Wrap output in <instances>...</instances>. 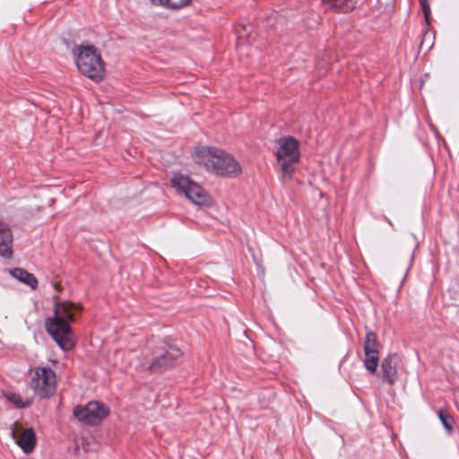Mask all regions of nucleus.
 Here are the masks:
<instances>
[{
  "mask_svg": "<svg viewBox=\"0 0 459 459\" xmlns=\"http://www.w3.org/2000/svg\"><path fill=\"white\" fill-rule=\"evenodd\" d=\"M74 309L80 310L81 306L69 301L56 302L54 316L46 319L47 332L63 351H70L75 344L74 335L69 325L74 319Z\"/></svg>",
  "mask_w": 459,
  "mask_h": 459,
  "instance_id": "f257e3e1",
  "label": "nucleus"
},
{
  "mask_svg": "<svg viewBox=\"0 0 459 459\" xmlns=\"http://www.w3.org/2000/svg\"><path fill=\"white\" fill-rule=\"evenodd\" d=\"M195 160L206 170L224 178H237L242 172L238 161L230 154L212 147H202L195 153Z\"/></svg>",
  "mask_w": 459,
  "mask_h": 459,
  "instance_id": "f03ea898",
  "label": "nucleus"
},
{
  "mask_svg": "<svg viewBox=\"0 0 459 459\" xmlns=\"http://www.w3.org/2000/svg\"><path fill=\"white\" fill-rule=\"evenodd\" d=\"M78 70L88 78L100 82L105 74L100 53L93 45H75L72 49Z\"/></svg>",
  "mask_w": 459,
  "mask_h": 459,
  "instance_id": "7ed1b4c3",
  "label": "nucleus"
},
{
  "mask_svg": "<svg viewBox=\"0 0 459 459\" xmlns=\"http://www.w3.org/2000/svg\"><path fill=\"white\" fill-rule=\"evenodd\" d=\"M278 150L276 152L277 162L281 167V176L284 179H290L295 170L294 165L300 158L299 143L292 137L278 139Z\"/></svg>",
  "mask_w": 459,
  "mask_h": 459,
  "instance_id": "20e7f679",
  "label": "nucleus"
},
{
  "mask_svg": "<svg viewBox=\"0 0 459 459\" xmlns=\"http://www.w3.org/2000/svg\"><path fill=\"white\" fill-rule=\"evenodd\" d=\"M171 184L174 187L184 193L193 204L199 206L211 205L212 199L208 193L188 177L182 174H175L171 179Z\"/></svg>",
  "mask_w": 459,
  "mask_h": 459,
  "instance_id": "39448f33",
  "label": "nucleus"
},
{
  "mask_svg": "<svg viewBox=\"0 0 459 459\" xmlns=\"http://www.w3.org/2000/svg\"><path fill=\"white\" fill-rule=\"evenodd\" d=\"M30 386L41 398L52 396L56 389V373L47 367L36 368Z\"/></svg>",
  "mask_w": 459,
  "mask_h": 459,
  "instance_id": "423d86ee",
  "label": "nucleus"
},
{
  "mask_svg": "<svg viewBox=\"0 0 459 459\" xmlns=\"http://www.w3.org/2000/svg\"><path fill=\"white\" fill-rule=\"evenodd\" d=\"M108 413V408L104 403L97 401H91L84 406H75L73 411L74 416L79 421L89 425L99 424Z\"/></svg>",
  "mask_w": 459,
  "mask_h": 459,
  "instance_id": "0eeeda50",
  "label": "nucleus"
},
{
  "mask_svg": "<svg viewBox=\"0 0 459 459\" xmlns=\"http://www.w3.org/2000/svg\"><path fill=\"white\" fill-rule=\"evenodd\" d=\"M381 344L377 339V334L368 331L365 336L364 342V366L366 369L371 374L376 373L379 361V350Z\"/></svg>",
  "mask_w": 459,
  "mask_h": 459,
  "instance_id": "6e6552de",
  "label": "nucleus"
},
{
  "mask_svg": "<svg viewBox=\"0 0 459 459\" xmlns=\"http://www.w3.org/2000/svg\"><path fill=\"white\" fill-rule=\"evenodd\" d=\"M181 351L175 346H169L163 352L153 359L152 362L146 368L152 373H162L172 368L181 358Z\"/></svg>",
  "mask_w": 459,
  "mask_h": 459,
  "instance_id": "1a4fd4ad",
  "label": "nucleus"
},
{
  "mask_svg": "<svg viewBox=\"0 0 459 459\" xmlns=\"http://www.w3.org/2000/svg\"><path fill=\"white\" fill-rule=\"evenodd\" d=\"M398 359L396 354H390L381 363V373L384 381L393 385L397 379Z\"/></svg>",
  "mask_w": 459,
  "mask_h": 459,
  "instance_id": "9d476101",
  "label": "nucleus"
},
{
  "mask_svg": "<svg viewBox=\"0 0 459 459\" xmlns=\"http://www.w3.org/2000/svg\"><path fill=\"white\" fill-rule=\"evenodd\" d=\"M13 234L10 227L0 221V255L10 258L13 255Z\"/></svg>",
  "mask_w": 459,
  "mask_h": 459,
  "instance_id": "9b49d317",
  "label": "nucleus"
},
{
  "mask_svg": "<svg viewBox=\"0 0 459 459\" xmlns=\"http://www.w3.org/2000/svg\"><path fill=\"white\" fill-rule=\"evenodd\" d=\"M12 436L25 454H30L34 449L36 436L32 429H24L19 437H16L15 431L12 430Z\"/></svg>",
  "mask_w": 459,
  "mask_h": 459,
  "instance_id": "f8f14e48",
  "label": "nucleus"
},
{
  "mask_svg": "<svg viewBox=\"0 0 459 459\" xmlns=\"http://www.w3.org/2000/svg\"><path fill=\"white\" fill-rule=\"evenodd\" d=\"M10 274L19 281L30 286L32 290L38 287L36 277L23 268H13L9 271Z\"/></svg>",
  "mask_w": 459,
  "mask_h": 459,
  "instance_id": "ddd939ff",
  "label": "nucleus"
},
{
  "mask_svg": "<svg viewBox=\"0 0 459 459\" xmlns=\"http://www.w3.org/2000/svg\"><path fill=\"white\" fill-rule=\"evenodd\" d=\"M438 418L446 429L448 431L453 429L454 419L447 411L440 410L438 412Z\"/></svg>",
  "mask_w": 459,
  "mask_h": 459,
  "instance_id": "4468645a",
  "label": "nucleus"
},
{
  "mask_svg": "<svg viewBox=\"0 0 459 459\" xmlns=\"http://www.w3.org/2000/svg\"><path fill=\"white\" fill-rule=\"evenodd\" d=\"M190 3V0H166V7L170 9H179L186 6Z\"/></svg>",
  "mask_w": 459,
  "mask_h": 459,
  "instance_id": "2eb2a0df",
  "label": "nucleus"
},
{
  "mask_svg": "<svg viewBox=\"0 0 459 459\" xmlns=\"http://www.w3.org/2000/svg\"><path fill=\"white\" fill-rule=\"evenodd\" d=\"M7 398L11 402H13L17 407H24L25 406V404L22 403L21 397L15 394H10L7 396Z\"/></svg>",
  "mask_w": 459,
  "mask_h": 459,
  "instance_id": "dca6fc26",
  "label": "nucleus"
},
{
  "mask_svg": "<svg viewBox=\"0 0 459 459\" xmlns=\"http://www.w3.org/2000/svg\"><path fill=\"white\" fill-rule=\"evenodd\" d=\"M420 5H421V8L423 10L425 19L428 22L429 21V13H430V7H429V4L428 3V0H420Z\"/></svg>",
  "mask_w": 459,
  "mask_h": 459,
  "instance_id": "f3484780",
  "label": "nucleus"
},
{
  "mask_svg": "<svg viewBox=\"0 0 459 459\" xmlns=\"http://www.w3.org/2000/svg\"><path fill=\"white\" fill-rule=\"evenodd\" d=\"M153 4H156V5H161V6H165L166 5V0H150Z\"/></svg>",
  "mask_w": 459,
  "mask_h": 459,
  "instance_id": "a211bd4d",
  "label": "nucleus"
},
{
  "mask_svg": "<svg viewBox=\"0 0 459 459\" xmlns=\"http://www.w3.org/2000/svg\"><path fill=\"white\" fill-rule=\"evenodd\" d=\"M238 46H239L240 44H243V41H242V39H241V36H238Z\"/></svg>",
  "mask_w": 459,
  "mask_h": 459,
  "instance_id": "6ab92c4d",
  "label": "nucleus"
},
{
  "mask_svg": "<svg viewBox=\"0 0 459 459\" xmlns=\"http://www.w3.org/2000/svg\"><path fill=\"white\" fill-rule=\"evenodd\" d=\"M408 271H409V267L406 268L404 276H406Z\"/></svg>",
  "mask_w": 459,
  "mask_h": 459,
  "instance_id": "aec40b11",
  "label": "nucleus"
},
{
  "mask_svg": "<svg viewBox=\"0 0 459 459\" xmlns=\"http://www.w3.org/2000/svg\"><path fill=\"white\" fill-rule=\"evenodd\" d=\"M55 288H56V290H58V284H57V283H55Z\"/></svg>",
  "mask_w": 459,
  "mask_h": 459,
  "instance_id": "412c9836",
  "label": "nucleus"
}]
</instances>
